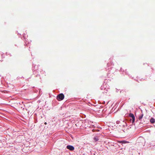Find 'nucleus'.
Returning <instances> with one entry per match:
<instances>
[{
  "label": "nucleus",
  "instance_id": "nucleus-3",
  "mask_svg": "<svg viewBox=\"0 0 155 155\" xmlns=\"http://www.w3.org/2000/svg\"><path fill=\"white\" fill-rule=\"evenodd\" d=\"M150 122L151 123H154L155 122V119L153 118H152L150 120Z\"/></svg>",
  "mask_w": 155,
  "mask_h": 155
},
{
  "label": "nucleus",
  "instance_id": "nucleus-9",
  "mask_svg": "<svg viewBox=\"0 0 155 155\" xmlns=\"http://www.w3.org/2000/svg\"><path fill=\"white\" fill-rule=\"evenodd\" d=\"M44 124H46H46H47V123H46V122H45V123Z\"/></svg>",
  "mask_w": 155,
  "mask_h": 155
},
{
  "label": "nucleus",
  "instance_id": "nucleus-5",
  "mask_svg": "<svg viewBox=\"0 0 155 155\" xmlns=\"http://www.w3.org/2000/svg\"><path fill=\"white\" fill-rule=\"evenodd\" d=\"M143 116V114H142L141 115H140L139 116V119L140 120H141V119L142 118Z\"/></svg>",
  "mask_w": 155,
  "mask_h": 155
},
{
  "label": "nucleus",
  "instance_id": "nucleus-4",
  "mask_svg": "<svg viewBox=\"0 0 155 155\" xmlns=\"http://www.w3.org/2000/svg\"><path fill=\"white\" fill-rule=\"evenodd\" d=\"M94 139L95 142H96L99 140V138L98 137L96 136L94 137Z\"/></svg>",
  "mask_w": 155,
  "mask_h": 155
},
{
  "label": "nucleus",
  "instance_id": "nucleus-8",
  "mask_svg": "<svg viewBox=\"0 0 155 155\" xmlns=\"http://www.w3.org/2000/svg\"><path fill=\"white\" fill-rule=\"evenodd\" d=\"M119 142L120 143H127V142L126 141H120V142Z\"/></svg>",
  "mask_w": 155,
  "mask_h": 155
},
{
  "label": "nucleus",
  "instance_id": "nucleus-1",
  "mask_svg": "<svg viewBox=\"0 0 155 155\" xmlns=\"http://www.w3.org/2000/svg\"><path fill=\"white\" fill-rule=\"evenodd\" d=\"M64 95L63 94H60L57 96V99L58 101H60L64 99Z\"/></svg>",
  "mask_w": 155,
  "mask_h": 155
},
{
  "label": "nucleus",
  "instance_id": "nucleus-6",
  "mask_svg": "<svg viewBox=\"0 0 155 155\" xmlns=\"http://www.w3.org/2000/svg\"><path fill=\"white\" fill-rule=\"evenodd\" d=\"M131 119H130V120L131 121H132V123H133L134 122L135 120V117H133Z\"/></svg>",
  "mask_w": 155,
  "mask_h": 155
},
{
  "label": "nucleus",
  "instance_id": "nucleus-7",
  "mask_svg": "<svg viewBox=\"0 0 155 155\" xmlns=\"http://www.w3.org/2000/svg\"><path fill=\"white\" fill-rule=\"evenodd\" d=\"M129 116L132 118H133V117H134V114H132V113H130L129 114Z\"/></svg>",
  "mask_w": 155,
  "mask_h": 155
},
{
  "label": "nucleus",
  "instance_id": "nucleus-2",
  "mask_svg": "<svg viewBox=\"0 0 155 155\" xmlns=\"http://www.w3.org/2000/svg\"><path fill=\"white\" fill-rule=\"evenodd\" d=\"M67 148L69 150H73L74 149V147L71 145L67 146Z\"/></svg>",
  "mask_w": 155,
  "mask_h": 155
}]
</instances>
